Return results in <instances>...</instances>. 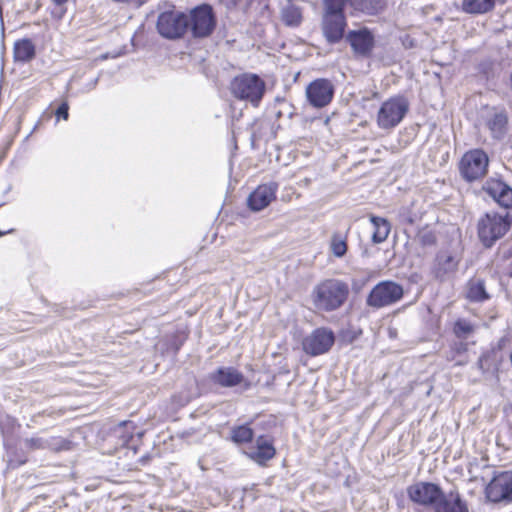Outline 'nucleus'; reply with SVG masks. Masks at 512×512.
I'll list each match as a JSON object with an SVG mask.
<instances>
[{"label": "nucleus", "mask_w": 512, "mask_h": 512, "mask_svg": "<svg viewBox=\"0 0 512 512\" xmlns=\"http://www.w3.org/2000/svg\"><path fill=\"white\" fill-rule=\"evenodd\" d=\"M231 4L236 5L237 0H228Z\"/></svg>", "instance_id": "nucleus-39"}, {"label": "nucleus", "mask_w": 512, "mask_h": 512, "mask_svg": "<svg viewBox=\"0 0 512 512\" xmlns=\"http://www.w3.org/2000/svg\"><path fill=\"white\" fill-rule=\"evenodd\" d=\"M409 111V101L398 95L384 101L377 113L376 122L380 129L390 130L398 126Z\"/></svg>", "instance_id": "nucleus-5"}, {"label": "nucleus", "mask_w": 512, "mask_h": 512, "mask_svg": "<svg viewBox=\"0 0 512 512\" xmlns=\"http://www.w3.org/2000/svg\"><path fill=\"white\" fill-rule=\"evenodd\" d=\"M433 510L434 512H468V506L457 490H451L447 494L441 490V497L436 501Z\"/></svg>", "instance_id": "nucleus-19"}, {"label": "nucleus", "mask_w": 512, "mask_h": 512, "mask_svg": "<svg viewBox=\"0 0 512 512\" xmlns=\"http://www.w3.org/2000/svg\"><path fill=\"white\" fill-rule=\"evenodd\" d=\"M13 55L16 62L27 63L35 57L36 47L28 38L17 40L14 43Z\"/></svg>", "instance_id": "nucleus-22"}, {"label": "nucleus", "mask_w": 512, "mask_h": 512, "mask_svg": "<svg viewBox=\"0 0 512 512\" xmlns=\"http://www.w3.org/2000/svg\"><path fill=\"white\" fill-rule=\"evenodd\" d=\"M69 106L67 102H63L56 110V116L57 118H63L64 120H67L69 117Z\"/></svg>", "instance_id": "nucleus-34"}, {"label": "nucleus", "mask_w": 512, "mask_h": 512, "mask_svg": "<svg viewBox=\"0 0 512 512\" xmlns=\"http://www.w3.org/2000/svg\"><path fill=\"white\" fill-rule=\"evenodd\" d=\"M134 429V423L132 421L120 422L114 429V433L122 438V445L128 444L132 438L131 430Z\"/></svg>", "instance_id": "nucleus-30"}, {"label": "nucleus", "mask_w": 512, "mask_h": 512, "mask_svg": "<svg viewBox=\"0 0 512 512\" xmlns=\"http://www.w3.org/2000/svg\"><path fill=\"white\" fill-rule=\"evenodd\" d=\"M67 1H68V0H53V2H54L55 4H57V5H61V4L65 3V2H67Z\"/></svg>", "instance_id": "nucleus-38"}, {"label": "nucleus", "mask_w": 512, "mask_h": 512, "mask_svg": "<svg viewBox=\"0 0 512 512\" xmlns=\"http://www.w3.org/2000/svg\"><path fill=\"white\" fill-rule=\"evenodd\" d=\"M418 242L422 246H432L436 243V236L432 231L424 230L418 235Z\"/></svg>", "instance_id": "nucleus-33"}, {"label": "nucleus", "mask_w": 512, "mask_h": 512, "mask_svg": "<svg viewBox=\"0 0 512 512\" xmlns=\"http://www.w3.org/2000/svg\"><path fill=\"white\" fill-rule=\"evenodd\" d=\"M494 0H463L462 8L471 14H483L494 8Z\"/></svg>", "instance_id": "nucleus-27"}, {"label": "nucleus", "mask_w": 512, "mask_h": 512, "mask_svg": "<svg viewBox=\"0 0 512 512\" xmlns=\"http://www.w3.org/2000/svg\"><path fill=\"white\" fill-rule=\"evenodd\" d=\"M351 6L363 13L374 15L380 12L384 6V0H350Z\"/></svg>", "instance_id": "nucleus-26"}, {"label": "nucleus", "mask_w": 512, "mask_h": 512, "mask_svg": "<svg viewBox=\"0 0 512 512\" xmlns=\"http://www.w3.org/2000/svg\"><path fill=\"white\" fill-rule=\"evenodd\" d=\"M510 226L509 213L503 215L497 212H487L478 220L479 240L486 248H490L508 232Z\"/></svg>", "instance_id": "nucleus-3"}, {"label": "nucleus", "mask_w": 512, "mask_h": 512, "mask_svg": "<svg viewBox=\"0 0 512 512\" xmlns=\"http://www.w3.org/2000/svg\"><path fill=\"white\" fill-rule=\"evenodd\" d=\"M331 251L334 256L341 258L347 252V243L340 235H334L331 239Z\"/></svg>", "instance_id": "nucleus-31"}, {"label": "nucleus", "mask_w": 512, "mask_h": 512, "mask_svg": "<svg viewBox=\"0 0 512 512\" xmlns=\"http://www.w3.org/2000/svg\"><path fill=\"white\" fill-rule=\"evenodd\" d=\"M277 190L278 184L273 181L259 185L248 197L249 208L253 211L263 210L276 198Z\"/></svg>", "instance_id": "nucleus-15"}, {"label": "nucleus", "mask_w": 512, "mask_h": 512, "mask_svg": "<svg viewBox=\"0 0 512 512\" xmlns=\"http://www.w3.org/2000/svg\"><path fill=\"white\" fill-rule=\"evenodd\" d=\"M347 40L354 53L362 57L369 56L374 47V37L367 29L349 31Z\"/></svg>", "instance_id": "nucleus-16"}, {"label": "nucleus", "mask_w": 512, "mask_h": 512, "mask_svg": "<svg viewBox=\"0 0 512 512\" xmlns=\"http://www.w3.org/2000/svg\"><path fill=\"white\" fill-rule=\"evenodd\" d=\"M334 86L328 79H316L306 88V96L310 105L315 108L327 106L333 98Z\"/></svg>", "instance_id": "nucleus-13"}, {"label": "nucleus", "mask_w": 512, "mask_h": 512, "mask_svg": "<svg viewBox=\"0 0 512 512\" xmlns=\"http://www.w3.org/2000/svg\"><path fill=\"white\" fill-rule=\"evenodd\" d=\"M485 492L491 502H512V472L505 471L495 476L487 485Z\"/></svg>", "instance_id": "nucleus-11"}, {"label": "nucleus", "mask_w": 512, "mask_h": 512, "mask_svg": "<svg viewBox=\"0 0 512 512\" xmlns=\"http://www.w3.org/2000/svg\"><path fill=\"white\" fill-rule=\"evenodd\" d=\"M230 88L234 97L257 106L264 95L266 86L258 75L244 73L232 80Z\"/></svg>", "instance_id": "nucleus-4"}, {"label": "nucleus", "mask_w": 512, "mask_h": 512, "mask_svg": "<svg viewBox=\"0 0 512 512\" xmlns=\"http://www.w3.org/2000/svg\"><path fill=\"white\" fill-rule=\"evenodd\" d=\"M511 88H512V73L510 74Z\"/></svg>", "instance_id": "nucleus-41"}, {"label": "nucleus", "mask_w": 512, "mask_h": 512, "mask_svg": "<svg viewBox=\"0 0 512 512\" xmlns=\"http://www.w3.org/2000/svg\"><path fill=\"white\" fill-rule=\"evenodd\" d=\"M216 27L213 9L208 4H202L191 10L188 17V29L194 38H206Z\"/></svg>", "instance_id": "nucleus-8"}, {"label": "nucleus", "mask_w": 512, "mask_h": 512, "mask_svg": "<svg viewBox=\"0 0 512 512\" xmlns=\"http://www.w3.org/2000/svg\"><path fill=\"white\" fill-rule=\"evenodd\" d=\"M209 379L216 385L230 388L243 384L246 389L250 387V383L246 380L243 373L234 367H219L209 375Z\"/></svg>", "instance_id": "nucleus-14"}, {"label": "nucleus", "mask_w": 512, "mask_h": 512, "mask_svg": "<svg viewBox=\"0 0 512 512\" xmlns=\"http://www.w3.org/2000/svg\"><path fill=\"white\" fill-rule=\"evenodd\" d=\"M348 0H323L321 30L328 44L339 43L345 34L347 20L345 6Z\"/></svg>", "instance_id": "nucleus-1"}, {"label": "nucleus", "mask_w": 512, "mask_h": 512, "mask_svg": "<svg viewBox=\"0 0 512 512\" xmlns=\"http://www.w3.org/2000/svg\"><path fill=\"white\" fill-rule=\"evenodd\" d=\"M467 298L471 302H484L490 298L482 279H472L468 282Z\"/></svg>", "instance_id": "nucleus-24"}, {"label": "nucleus", "mask_w": 512, "mask_h": 512, "mask_svg": "<svg viewBox=\"0 0 512 512\" xmlns=\"http://www.w3.org/2000/svg\"><path fill=\"white\" fill-rule=\"evenodd\" d=\"M403 287L390 280L376 284L367 296L366 303L369 307L380 309L393 305L403 298Z\"/></svg>", "instance_id": "nucleus-6"}, {"label": "nucleus", "mask_w": 512, "mask_h": 512, "mask_svg": "<svg viewBox=\"0 0 512 512\" xmlns=\"http://www.w3.org/2000/svg\"><path fill=\"white\" fill-rule=\"evenodd\" d=\"M97 83H98V77L91 80V82L87 85V91L94 89L96 87Z\"/></svg>", "instance_id": "nucleus-37"}, {"label": "nucleus", "mask_w": 512, "mask_h": 512, "mask_svg": "<svg viewBox=\"0 0 512 512\" xmlns=\"http://www.w3.org/2000/svg\"><path fill=\"white\" fill-rule=\"evenodd\" d=\"M483 190L500 206L512 208V188L502 180H487L483 185Z\"/></svg>", "instance_id": "nucleus-17"}, {"label": "nucleus", "mask_w": 512, "mask_h": 512, "mask_svg": "<svg viewBox=\"0 0 512 512\" xmlns=\"http://www.w3.org/2000/svg\"><path fill=\"white\" fill-rule=\"evenodd\" d=\"M253 437L254 432L247 424L235 426L231 429V439L237 444L251 442Z\"/></svg>", "instance_id": "nucleus-29"}, {"label": "nucleus", "mask_w": 512, "mask_h": 512, "mask_svg": "<svg viewBox=\"0 0 512 512\" xmlns=\"http://www.w3.org/2000/svg\"><path fill=\"white\" fill-rule=\"evenodd\" d=\"M280 15L286 26L295 28L303 21V8L293 0H284L281 2Z\"/></svg>", "instance_id": "nucleus-21"}, {"label": "nucleus", "mask_w": 512, "mask_h": 512, "mask_svg": "<svg viewBox=\"0 0 512 512\" xmlns=\"http://www.w3.org/2000/svg\"><path fill=\"white\" fill-rule=\"evenodd\" d=\"M488 166V155L482 149H472L462 156L459 171L463 179L473 182L487 174Z\"/></svg>", "instance_id": "nucleus-7"}, {"label": "nucleus", "mask_w": 512, "mask_h": 512, "mask_svg": "<svg viewBox=\"0 0 512 512\" xmlns=\"http://www.w3.org/2000/svg\"><path fill=\"white\" fill-rule=\"evenodd\" d=\"M370 220L374 227L372 241L377 244L384 242L390 233L391 227L389 222L385 218L378 216H372Z\"/></svg>", "instance_id": "nucleus-25"}, {"label": "nucleus", "mask_w": 512, "mask_h": 512, "mask_svg": "<svg viewBox=\"0 0 512 512\" xmlns=\"http://www.w3.org/2000/svg\"><path fill=\"white\" fill-rule=\"evenodd\" d=\"M457 265V260L451 255L438 256L434 275L437 279L443 280L448 274L457 269Z\"/></svg>", "instance_id": "nucleus-23"}, {"label": "nucleus", "mask_w": 512, "mask_h": 512, "mask_svg": "<svg viewBox=\"0 0 512 512\" xmlns=\"http://www.w3.org/2000/svg\"><path fill=\"white\" fill-rule=\"evenodd\" d=\"M335 342V335L329 328L321 327L313 330L302 341L303 351L310 356L327 353Z\"/></svg>", "instance_id": "nucleus-10"}, {"label": "nucleus", "mask_w": 512, "mask_h": 512, "mask_svg": "<svg viewBox=\"0 0 512 512\" xmlns=\"http://www.w3.org/2000/svg\"><path fill=\"white\" fill-rule=\"evenodd\" d=\"M25 447L30 450L49 449L53 451L68 450L70 442L60 436L31 437L24 440Z\"/></svg>", "instance_id": "nucleus-18"}, {"label": "nucleus", "mask_w": 512, "mask_h": 512, "mask_svg": "<svg viewBox=\"0 0 512 512\" xmlns=\"http://www.w3.org/2000/svg\"><path fill=\"white\" fill-rule=\"evenodd\" d=\"M474 331V326L465 319H459L455 322L454 333L458 338H467Z\"/></svg>", "instance_id": "nucleus-32"}, {"label": "nucleus", "mask_w": 512, "mask_h": 512, "mask_svg": "<svg viewBox=\"0 0 512 512\" xmlns=\"http://www.w3.org/2000/svg\"><path fill=\"white\" fill-rule=\"evenodd\" d=\"M276 454L272 442L265 436H259L256 440V446L246 452V455L260 465H264Z\"/></svg>", "instance_id": "nucleus-20"}, {"label": "nucleus", "mask_w": 512, "mask_h": 512, "mask_svg": "<svg viewBox=\"0 0 512 512\" xmlns=\"http://www.w3.org/2000/svg\"><path fill=\"white\" fill-rule=\"evenodd\" d=\"M157 30L166 39H179L188 30V16L183 12L165 11L158 16Z\"/></svg>", "instance_id": "nucleus-9"}, {"label": "nucleus", "mask_w": 512, "mask_h": 512, "mask_svg": "<svg viewBox=\"0 0 512 512\" xmlns=\"http://www.w3.org/2000/svg\"><path fill=\"white\" fill-rule=\"evenodd\" d=\"M508 118L504 113L495 114L487 123L488 128L495 139H502L506 134Z\"/></svg>", "instance_id": "nucleus-28"}, {"label": "nucleus", "mask_w": 512, "mask_h": 512, "mask_svg": "<svg viewBox=\"0 0 512 512\" xmlns=\"http://www.w3.org/2000/svg\"><path fill=\"white\" fill-rule=\"evenodd\" d=\"M349 295L348 285L338 279H327L312 291V302L319 311L331 312L339 309Z\"/></svg>", "instance_id": "nucleus-2"}, {"label": "nucleus", "mask_w": 512, "mask_h": 512, "mask_svg": "<svg viewBox=\"0 0 512 512\" xmlns=\"http://www.w3.org/2000/svg\"><path fill=\"white\" fill-rule=\"evenodd\" d=\"M441 490L435 483L418 482L407 488V494L412 502L434 508L436 501L441 497Z\"/></svg>", "instance_id": "nucleus-12"}, {"label": "nucleus", "mask_w": 512, "mask_h": 512, "mask_svg": "<svg viewBox=\"0 0 512 512\" xmlns=\"http://www.w3.org/2000/svg\"><path fill=\"white\" fill-rule=\"evenodd\" d=\"M2 205H3V204H0V207H1ZM3 235H5V233H4V232H2V231H0V237H1V236H3Z\"/></svg>", "instance_id": "nucleus-40"}, {"label": "nucleus", "mask_w": 512, "mask_h": 512, "mask_svg": "<svg viewBox=\"0 0 512 512\" xmlns=\"http://www.w3.org/2000/svg\"><path fill=\"white\" fill-rule=\"evenodd\" d=\"M399 217L404 223L413 224L415 221L414 217L405 208L401 209Z\"/></svg>", "instance_id": "nucleus-35"}, {"label": "nucleus", "mask_w": 512, "mask_h": 512, "mask_svg": "<svg viewBox=\"0 0 512 512\" xmlns=\"http://www.w3.org/2000/svg\"><path fill=\"white\" fill-rule=\"evenodd\" d=\"M486 356L485 355H482L478 362H477V365L479 367V369L482 371V372H486L487 371V368L485 367V363H486Z\"/></svg>", "instance_id": "nucleus-36"}]
</instances>
